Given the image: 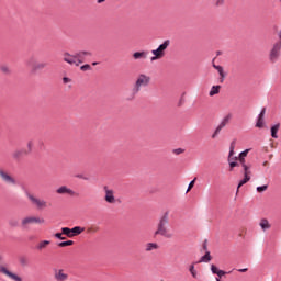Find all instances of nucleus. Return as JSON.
I'll return each mask as SVG.
<instances>
[{
    "label": "nucleus",
    "instance_id": "obj_49",
    "mask_svg": "<svg viewBox=\"0 0 281 281\" xmlns=\"http://www.w3.org/2000/svg\"><path fill=\"white\" fill-rule=\"evenodd\" d=\"M225 273H227V272L220 270V271H217V273L215 276H218V278H223V276H225Z\"/></svg>",
    "mask_w": 281,
    "mask_h": 281
},
{
    "label": "nucleus",
    "instance_id": "obj_51",
    "mask_svg": "<svg viewBox=\"0 0 281 281\" xmlns=\"http://www.w3.org/2000/svg\"><path fill=\"white\" fill-rule=\"evenodd\" d=\"M246 271H248V269H247V268L238 269V272H239V273H246Z\"/></svg>",
    "mask_w": 281,
    "mask_h": 281
},
{
    "label": "nucleus",
    "instance_id": "obj_25",
    "mask_svg": "<svg viewBox=\"0 0 281 281\" xmlns=\"http://www.w3.org/2000/svg\"><path fill=\"white\" fill-rule=\"evenodd\" d=\"M71 189L63 186L59 189H57V194H70Z\"/></svg>",
    "mask_w": 281,
    "mask_h": 281
},
{
    "label": "nucleus",
    "instance_id": "obj_42",
    "mask_svg": "<svg viewBox=\"0 0 281 281\" xmlns=\"http://www.w3.org/2000/svg\"><path fill=\"white\" fill-rule=\"evenodd\" d=\"M65 63H68L69 65H71V56L69 54H66V56L64 57Z\"/></svg>",
    "mask_w": 281,
    "mask_h": 281
},
{
    "label": "nucleus",
    "instance_id": "obj_34",
    "mask_svg": "<svg viewBox=\"0 0 281 281\" xmlns=\"http://www.w3.org/2000/svg\"><path fill=\"white\" fill-rule=\"evenodd\" d=\"M189 271H190L192 278H196V269H194V265L190 266Z\"/></svg>",
    "mask_w": 281,
    "mask_h": 281
},
{
    "label": "nucleus",
    "instance_id": "obj_5",
    "mask_svg": "<svg viewBox=\"0 0 281 281\" xmlns=\"http://www.w3.org/2000/svg\"><path fill=\"white\" fill-rule=\"evenodd\" d=\"M26 65L31 68L32 74H36V71H41V69H45V67H47V64L45 63L36 64V57H31L26 61Z\"/></svg>",
    "mask_w": 281,
    "mask_h": 281
},
{
    "label": "nucleus",
    "instance_id": "obj_19",
    "mask_svg": "<svg viewBox=\"0 0 281 281\" xmlns=\"http://www.w3.org/2000/svg\"><path fill=\"white\" fill-rule=\"evenodd\" d=\"M229 120H232V114H227L222 122L220 123L218 127L220 128H225L227 126V124H229Z\"/></svg>",
    "mask_w": 281,
    "mask_h": 281
},
{
    "label": "nucleus",
    "instance_id": "obj_18",
    "mask_svg": "<svg viewBox=\"0 0 281 281\" xmlns=\"http://www.w3.org/2000/svg\"><path fill=\"white\" fill-rule=\"evenodd\" d=\"M221 93V86H213L209 92L210 98H214V95H218Z\"/></svg>",
    "mask_w": 281,
    "mask_h": 281
},
{
    "label": "nucleus",
    "instance_id": "obj_38",
    "mask_svg": "<svg viewBox=\"0 0 281 281\" xmlns=\"http://www.w3.org/2000/svg\"><path fill=\"white\" fill-rule=\"evenodd\" d=\"M221 131H223V130L220 126H217L215 132L212 135V139H215V137L218 135V133H221Z\"/></svg>",
    "mask_w": 281,
    "mask_h": 281
},
{
    "label": "nucleus",
    "instance_id": "obj_44",
    "mask_svg": "<svg viewBox=\"0 0 281 281\" xmlns=\"http://www.w3.org/2000/svg\"><path fill=\"white\" fill-rule=\"evenodd\" d=\"M228 157H234V143L231 144Z\"/></svg>",
    "mask_w": 281,
    "mask_h": 281
},
{
    "label": "nucleus",
    "instance_id": "obj_7",
    "mask_svg": "<svg viewBox=\"0 0 281 281\" xmlns=\"http://www.w3.org/2000/svg\"><path fill=\"white\" fill-rule=\"evenodd\" d=\"M87 56H91V53L89 52L75 53L71 59L72 65L78 66L80 63H85V58H87Z\"/></svg>",
    "mask_w": 281,
    "mask_h": 281
},
{
    "label": "nucleus",
    "instance_id": "obj_27",
    "mask_svg": "<svg viewBox=\"0 0 281 281\" xmlns=\"http://www.w3.org/2000/svg\"><path fill=\"white\" fill-rule=\"evenodd\" d=\"M212 260V256L210 255V251H207L203 257H201L199 262H210Z\"/></svg>",
    "mask_w": 281,
    "mask_h": 281
},
{
    "label": "nucleus",
    "instance_id": "obj_4",
    "mask_svg": "<svg viewBox=\"0 0 281 281\" xmlns=\"http://www.w3.org/2000/svg\"><path fill=\"white\" fill-rule=\"evenodd\" d=\"M280 50H281V42H276L272 45V48L270 49V54H269L270 63H278L280 58Z\"/></svg>",
    "mask_w": 281,
    "mask_h": 281
},
{
    "label": "nucleus",
    "instance_id": "obj_22",
    "mask_svg": "<svg viewBox=\"0 0 281 281\" xmlns=\"http://www.w3.org/2000/svg\"><path fill=\"white\" fill-rule=\"evenodd\" d=\"M278 131H280V124H276L271 127V137L278 139Z\"/></svg>",
    "mask_w": 281,
    "mask_h": 281
},
{
    "label": "nucleus",
    "instance_id": "obj_32",
    "mask_svg": "<svg viewBox=\"0 0 281 281\" xmlns=\"http://www.w3.org/2000/svg\"><path fill=\"white\" fill-rule=\"evenodd\" d=\"M58 247H71V240L61 241L58 244Z\"/></svg>",
    "mask_w": 281,
    "mask_h": 281
},
{
    "label": "nucleus",
    "instance_id": "obj_11",
    "mask_svg": "<svg viewBox=\"0 0 281 281\" xmlns=\"http://www.w3.org/2000/svg\"><path fill=\"white\" fill-rule=\"evenodd\" d=\"M54 278L56 281H65L69 279V274L65 273L63 269H54Z\"/></svg>",
    "mask_w": 281,
    "mask_h": 281
},
{
    "label": "nucleus",
    "instance_id": "obj_52",
    "mask_svg": "<svg viewBox=\"0 0 281 281\" xmlns=\"http://www.w3.org/2000/svg\"><path fill=\"white\" fill-rule=\"evenodd\" d=\"M106 0H97V3H104Z\"/></svg>",
    "mask_w": 281,
    "mask_h": 281
},
{
    "label": "nucleus",
    "instance_id": "obj_37",
    "mask_svg": "<svg viewBox=\"0 0 281 281\" xmlns=\"http://www.w3.org/2000/svg\"><path fill=\"white\" fill-rule=\"evenodd\" d=\"M256 126L257 128H262V126H265V120L258 119Z\"/></svg>",
    "mask_w": 281,
    "mask_h": 281
},
{
    "label": "nucleus",
    "instance_id": "obj_28",
    "mask_svg": "<svg viewBox=\"0 0 281 281\" xmlns=\"http://www.w3.org/2000/svg\"><path fill=\"white\" fill-rule=\"evenodd\" d=\"M61 234H64L68 238H71V228H69V227L61 228Z\"/></svg>",
    "mask_w": 281,
    "mask_h": 281
},
{
    "label": "nucleus",
    "instance_id": "obj_33",
    "mask_svg": "<svg viewBox=\"0 0 281 281\" xmlns=\"http://www.w3.org/2000/svg\"><path fill=\"white\" fill-rule=\"evenodd\" d=\"M269 186L263 184L261 187H257V192L262 193L266 192V190H268Z\"/></svg>",
    "mask_w": 281,
    "mask_h": 281
},
{
    "label": "nucleus",
    "instance_id": "obj_43",
    "mask_svg": "<svg viewBox=\"0 0 281 281\" xmlns=\"http://www.w3.org/2000/svg\"><path fill=\"white\" fill-rule=\"evenodd\" d=\"M266 111H267V110H266L265 108L261 110L258 120H265V113H266Z\"/></svg>",
    "mask_w": 281,
    "mask_h": 281
},
{
    "label": "nucleus",
    "instance_id": "obj_15",
    "mask_svg": "<svg viewBox=\"0 0 281 281\" xmlns=\"http://www.w3.org/2000/svg\"><path fill=\"white\" fill-rule=\"evenodd\" d=\"M247 155H249V149H245L237 157V161H239L240 166L247 165V160H245V157H247Z\"/></svg>",
    "mask_w": 281,
    "mask_h": 281
},
{
    "label": "nucleus",
    "instance_id": "obj_6",
    "mask_svg": "<svg viewBox=\"0 0 281 281\" xmlns=\"http://www.w3.org/2000/svg\"><path fill=\"white\" fill-rule=\"evenodd\" d=\"M155 236H162L164 238H173V234L168 229V225L158 224L155 232Z\"/></svg>",
    "mask_w": 281,
    "mask_h": 281
},
{
    "label": "nucleus",
    "instance_id": "obj_31",
    "mask_svg": "<svg viewBox=\"0 0 281 281\" xmlns=\"http://www.w3.org/2000/svg\"><path fill=\"white\" fill-rule=\"evenodd\" d=\"M228 164H229L231 170H234V168H238V166H240V161H238V160L231 161Z\"/></svg>",
    "mask_w": 281,
    "mask_h": 281
},
{
    "label": "nucleus",
    "instance_id": "obj_45",
    "mask_svg": "<svg viewBox=\"0 0 281 281\" xmlns=\"http://www.w3.org/2000/svg\"><path fill=\"white\" fill-rule=\"evenodd\" d=\"M55 238H58L59 240H65L66 237H63V233H56Z\"/></svg>",
    "mask_w": 281,
    "mask_h": 281
},
{
    "label": "nucleus",
    "instance_id": "obj_48",
    "mask_svg": "<svg viewBox=\"0 0 281 281\" xmlns=\"http://www.w3.org/2000/svg\"><path fill=\"white\" fill-rule=\"evenodd\" d=\"M232 161H238V157L228 156V164H232Z\"/></svg>",
    "mask_w": 281,
    "mask_h": 281
},
{
    "label": "nucleus",
    "instance_id": "obj_30",
    "mask_svg": "<svg viewBox=\"0 0 281 281\" xmlns=\"http://www.w3.org/2000/svg\"><path fill=\"white\" fill-rule=\"evenodd\" d=\"M76 179H82L83 181H89V176L86 173H75Z\"/></svg>",
    "mask_w": 281,
    "mask_h": 281
},
{
    "label": "nucleus",
    "instance_id": "obj_12",
    "mask_svg": "<svg viewBox=\"0 0 281 281\" xmlns=\"http://www.w3.org/2000/svg\"><path fill=\"white\" fill-rule=\"evenodd\" d=\"M0 273H4V276H8L9 278H11V280H14V281H23L21 277H19L13 272H10V270H8V268L3 266L0 267Z\"/></svg>",
    "mask_w": 281,
    "mask_h": 281
},
{
    "label": "nucleus",
    "instance_id": "obj_21",
    "mask_svg": "<svg viewBox=\"0 0 281 281\" xmlns=\"http://www.w3.org/2000/svg\"><path fill=\"white\" fill-rule=\"evenodd\" d=\"M155 249H159V245H157V243H148L145 246V251H155Z\"/></svg>",
    "mask_w": 281,
    "mask_h": 281
},
{
    "label": "nucleus",
    "instance_id": "obj_26",
    "mask_svg": "<svg viewBox=\"0 0 281 281\" xmlns=\"http://www.w3.org/2000/svg\"><path fill=\"white\" fill-rule=\"evenodd\" d=\"M19 261L22 267H27V265H30V260L25 256L20 257Z\"/></svg>",
    "mask_w": 281,
    "mask_h": 281
},
{
    "label": "nucleus",
    "instance_id": "obj_24",
    "mask_svg": "<svg viewBox=\"0 0 281 281\" xmlns=\"http://www.w3.org/2000/svg\"><path fill=\"white\" fill-rule=\"evenodd\" d=\"M259 225L263 232L271 228V224H269V221L265 218L260 221Z\"/></svg>",
    "mask_w": 281,
    "mask_h": 281
},
{
    "label": "nucleus",
    "instance_id": "obj_3",
    "mask_svg": "<svg viewBox=\"0 0 281 281\" xmlns=\"http://www.w3.org/2000/svg\"><path fill=\"white\" fill-rule=\"evenodd\" d=\"M241 172L244 175V179L239 181V184L237 187V192L245 186V183H249L251 181V164L240 165Z\"/></svg>",
    "mask_w": 281,
    "mask_h": 281
},
{
    "label": "nucleus",
    "instance_id": "obj_50",
    "mask_svg": "<svg viewBox=\"0 0 281 281\" xmlns=\"http://www.w3.org/2000/svg\"><path fill=\"white\" fill-rule=\"evenodd\" d=\"M63 82H64V85H68V82H71V79L68 77H64Z\"/></svg>",
    "mask_w": 281,
    "mask_h": 281
},
{
    "label": "nucleus",
    "instance_id": "obj_16",
    "mask_svg": "<svg viewBox=\"0 0 281 281\" xmlns=\"http://www.w3.org/2000/svg\"><path fill=\"white\" fill-rule=\"evenodd\" d=\"M170 223V212H165L162 216L160 217L158 224L160 225H168Z\"/></svg>",
    "mask_w": 281,
    "mask_h": 281
},
{
    "label": "nucleus",
    "instance_id": "obj_35",
    "mask_svg": "<svg viewBox=\"0 0 281 281\" xmlns=\"http://www.w3.org/2000/svg\"><path fill=\"white\" fill-rule=\"evenodd\" d=\"M225 4V0H215L214 1V5L216 8H221V5H224Z\"/></svg>",
    "mask_w": 281,
    "mask_h": 281
},
{
    "label": "nucleus",
    "instance_id": "obj_41",
    "mask_svg": "<svg viewBox=\"0 0 281 281\" xmlns=\"http://www.w3.org/2000/svg\"><path fill=\"white\" fill-rule=\"evenodd\" d=\"M194 181H196V179L192 180L189 186H188V189H187V193L190 192V190H192L194 188Z\"/></svg>",
    "mask_w": 281,
    "mask_h": 281
},
{
    "label": "nucleus",
    "instance_id": "obj_29",
    "mask_svg": "<svg viewBox=\"0 0 281 281\" xmlns=\"http://www.w3.org/2000/svg\"><path fill=\"white\" fill-rule=\"evenodd\" d=\"M49 245V240H43L37 245V249L41 251L42 249H45Z\"/></svg>",
    "mask_w": 281,
    "mask_h": 281
},
{
    "label": "nucleus",
    "instance_id": "obj_23",
    "mask_svg": "<svg viewBox=\"0 0 281 281\" xmlns=\"http://www.w3.org/2000/svg\"><path fill=\"white\" fill-rule=\"evenodd\" d=\"M23 155H27V150L21 149L13 153V159H21Z\"/></svg>",
    "mask_w": 281,
    "mask_h": 281
},
{
    "label": "nucleus",
    "instance_id": "obj_47",
    "mask_svg": "<svg viewBox=\"0 0 281 281\" xmlns=\"http://www.w3.org/2000/svg\"><path fill=\"white\" fill-rule=\"evenodd\" d=\"M34 146V143L32 140H30L27 143V148H29V153H32V147Z\"/></svg>",
    "mask_w": 281,
    "mask_h": 281
},
{
    "label": "nucleus",
    "instance_id": "obj_55",
    "mask_svg": "<svg viewBox=\"0 0 281 281\" xmlns=\"http://www.w3.org/2000/svg\"><path fill=\"white\" fill-rule=\"evenodd\" d=\"M216 281H221V279L217 278Z\"/></svg>",
    "mask_w": 281,
    "mask_h": 281
},
{
    "label": "nucleus",
    "instance_id": "obj_8",
    "mask_svg": "<svg viewBox=\"0 0 281 281\" xmlns=\"http://www.w3.org/2000/svg\"><path fill=\"white\" fill-rule=\"evenodd\" d=\"M105 195H104V201L105 203L113 204L115 203V191L113 189H109V187L103 188Z\"/></svg>",
    "mask_w": 281,
    "mask_h": 281
},
{
    "label": "nucleus",
    "instance_id": "obj_10",
    "mask_svg": "<svg viewBox=\"0 0 281 281\" xmlns=\"http://www.w3.org/2000/svg\"><path fill=\"white\" fill-rule=\"evenodd\" d=\"M42 224L45 223L44 218L41 217H34V216H29L22 220V225H30V224Z\"/></svg>",
    "mask_w": 281,
    "mask_h": 281
},
{
    "label": "nucleus",
    "instance_id": "obj_13",
    "mask_svg": "<svg viewBox=\"0 0 281 281\" xmlns=\"http://www.w3.org/2000/svg\"><path fill=\"white\" fill-rule=\"evenodd\" d=\"M0 177L4 183H12L13 186L16 184V180L8 172L3 171V169H0Z\"/></svg>",
    "mask_w": 281,
    "mask_h": 281
},
{
    "label": "nucleus",
    "instance_id": "obj_53",
    "mask_svg": "<svg viewBox=\"0 0 281 281\" xmlns=\"http://www.w3.org/2000/svg\"><path fill=\"white\" fill-rule=\"evenodd\" d=\"M263 166H269V161H265V162H263Z\"/></svg>",
    "mask_w": 281,
    "mask_h": 281
},
{
    "label": "nucleus",
    "instance_id": "obj_2",
    "mask_svg": "<svg viewBox=\"0 0 281 281\" xmlns=\"http://www.w3.org/2000/svg\"><path fill=\"white\" fill-rule=\"evenodd\" d=\"M168 47H170V40H166L157 49L151 50L153 57L150 58V61L155 63V60H161V58L166 56V49H168Z\"/></svg>",
    "mask_w": 281,
    "mask_h": 281
},
{
    "label": "nucleus",
    "instance_id": "obj_9",
    "mask_svg": "<svg viewBox=\"0 0 281 281\" xmlns=\"http://www.w3.org/2000/svg\"><path fill=\"white\" fill-rule=\"evenodd\" d=\"M27 198L30 199V201L33 203V205H36L37 210H43V207H47V202H45L44 200H40L34 198V195L26 193Z\"/></svg>",
    "mask_w": 281,
    "mask_h": 281
},
{
    "label": "nucleus",
    "instance_id": "obj_20",
    "mask_svg": "<svg viewBox=\"0 0 281 281\" xmlns=\"http://www.w3.org/2000/svg\"><path fill=\"white\" fill-rule=\"evenodd\" d=\"M82 232H85V227L75 226L74 228H71V236H80Z\"/></svg>",
    "mask_w": 281,
    "mask_h": 281
},
{
    "label": "nucleus",
    "instance_id": "obj_14",
    "mask_svg": "<svg viewBox=\"0 0 281 281\" xmlns=\"http://www.w3.org/2000/svg\"><path fill=\"white\" fill-rule=\"evenodd\" d=\"M133 58L134 60H146L148 58V50L135 52Z\"/></svg>",
    "mask_w": 281,
    "mask_h": 281
},
{
    "label": "nucleus",
    "instance_id": "obj_17",
    "mask_svg": "<svg viewBox=\"0 0 281 281\" xmlns=\"http://www.w3.org/2000/svg\"><path fill=\"white\" fill-rule=\"evenodd\" d=\"M213 67L220 74V82L221 83L225 82V70L223 69V67L222 66H216L215 64H213Z\"/></svg>",
    "mask_w": 281,
    "mask_h": 281
},
{
    "label": "nucleus",
    "instance_id": "obj_36",
    "mask_svg": "<svg viewBox=\"0 0 281 281\" xmlns=\"http://www.w3.org/2000/svg\"><path fill=\"white\" fill-rule=\"evenodd\" d=\"M81 71H91V65L86 64L83 66L80 67Z\"/></svg>",
    "mask_w": 281,
    "mask_h": 281
},
{
    "label": "nucleus",
    "instance_id": "obj_1",
    "mask_svg": "<svg viewBox=\"0 0 281 281\" xmlns=\"http://www.w3.org/2000/svg\"><path fill=\"white\" fill-rule=\"evenodd\" d=\"M150 85V76L146 74H139L136 78L134 88L132 89V95H137L142 91V87H148Z\"/></svg>",
    "mask_w": 281,
    "mask_h": 281
},
{
    "label": "nucleus",
    "instance_id": "obj_40",
    "mask_svg": "<svg viewBox=\"0 0 281 281\" xmlns=\"http://www.w3.org/2000/svg\"><path fill=\"white\" fill-rule=\"evenodd\" d=\"M2 74H10V68L8 66L0 67Z\"/></svg>",
    "mask_w": 281,
    "mask_h": 281
},
{
    "label": "nucleus",
    "instance_id": "obj_46",
    "mask_svg": "<svg viewBox=\"0 0 281 281\" xmlns=\"http://www.w3.org/2000/svg\"><path fill=\"white\" fill-rule=\"evenodd\" d=\"M183 153H184V150L181 149V148L173 149V154H175V155H181V154H183Z\"/></svg>",
    "mask_w": 281,
    "mask_h": 281
},
{
    "label": "nucleus",
    "instance_id": "obj_54",
    "mask_svg": "<svg viewBox=\"0 0 281 281\" xmlns=\"http://www.w3.org/2000/svg\"><path fill=\"white\" fill-rule=\"evenodd\" d=\"M92 65L95 66V65H98V63H93Z\"/></svg>",
    "mask_w": 281,
    "mask_h": 281
},
{
    "label": "nucleus",
    "instance_id": "obj_39",
    "mask_svg": "<svg viewBox=\"0 0 281 281\" xmlns=\"http://www.w3.org/2000/svg\"><path fill=\"white\" fill-rule=\"evenodd\" d=\"M211 271H212V273H214L216 276L220 270L215 265H211Z\"/></svg>",
    "mask_w": 281,
    "mask_h": 281
}]
</instances>
